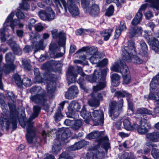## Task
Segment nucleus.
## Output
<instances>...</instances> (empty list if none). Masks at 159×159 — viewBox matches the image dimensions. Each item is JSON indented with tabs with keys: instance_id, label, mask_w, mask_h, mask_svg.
<instances>
[{
	"instance_id": "nucleus-33",
	"label": "nucleus",
	"mask_w": 159,
	"mask_h": 159,
	"mask_svg": "<svg viewBox=\"0 0 159 159\" xmlns=\"http://www.w3.org/2000/svg\"><path fill=\"white\" fill-rule=\"evenodd\" d=\"M143 30L141 27L131 28L129 31V36L130 37H138L142 34Z\"/></svg>"
},
{
	"instance_id": "nucleus-43",
	"label": "nucleus",
	"mask_w": 159,
	"mask_h": 159,
	"mask_svg": "<svg viewBox=\"0 0 159 159\" xmlns=\"http://www.w3.org/2000/svg\"><path fill=\"white\" fill-rule=\"evenodd\" d=\"M91 95L92 98L89 100L88 101L89 105L92 107H98L99 105V102L93 97V94H91Z\"/></svg>"
},
{
	"instance_id": "nucleus-55",
	"label": "nucleus",
	"mask_w": 159,
	"mask_h": 159,
	"mask_svg": "<svg viewBox=\"0 0 159 159\" xmlns=\"http://www.w3.org/2000/svg\"><path fill=\"white\" fill-rule=\"evenodd\" d=\"M145 16L146 19H149L153 16V15L152 12L148 11L145 13Z\"/></svg>"
},
{
	"instance_id": "nucleus-63",
	"label": "nucleus",
	"mask_w": 159,
	"mask_h": 159,
	"mask_svg": "<svg viewBox=\"0 0 159 159\" xmlns=\"http://www.w3.org/2000/svg\"><path fill=\"white\" fill-rule=\"evenodd\" d=\"M123 100L122 99H120L119 102L118 104L117 103V106L118 108H120L121 110L122 107L123 105Z\"/></svg>"
},
{
	"instance_id": "nucleus-14",
	"label": "nucleus",
	"mask_w": 159,
	"mask_h": 159,
	"mask_svg": "<svg viewBox=\"0 0 159 159\" xmlns=\"http://www.w3.org/2000/svg\"><path fill=\"white\" fill-rule=\"evenodd\" d=\"M144 37L148 44L152 45V50L155 52L159 53V41L156 39L152 38L151 32L145 31Z\"/></svg>"
},
{
	"instance_id": "nucleus-15",
	"label": "nucleus",
	"mask_w": 159,
	"mask_h": 159,
	"mask_svg": "<svg viewBox=\"0 0 159 159\" xmlns=\"http://www.w3.org/2000/svg\"><path fill=\"white\" fill-rule=\"evenodd\" d=\"M32 35L30 34V40L32 43L33 44V46H26L23 49L24 52L25 53L29 52L34 48H35L37 50L41 49L43 46V40H41L37 44V43L36 42V37L34 36V33H32Z\"/></svg>"
},
{
	"instance_id": "nucleus-11",
	"label": "nucleus",
	"mask_w": 159,
	"mask_h": 159,
	"mask_svg": "<svg viewBox=\"0 0 159 159\" xmlns=\"http://www.w3.org/2000/svg\"><path fill=\"white\" fill-rule=\"evenodd\" d=\"M102 132L94 131L88 134L86 138L89 139H91L95 138L97 139L98 143V145H101V147L105 149L106 151L110 148V143L108 139L107 136L103 137L102 136Z\"/></svg>"
},
{
	"instance_id": "nucleus-2",
	"label": "nucleus",
	"mask_w": 159,
	"mask_h": 159,
	"mask_svg": "<svg viewBox=\"0 0 159 159\" xmlns=\"http://www.w3.org/2000/svg\"><path fill=\"white\" fill-rule=\"evenodd\" d=\"M107 70L106 69H104L102 71L98 70L97 71L95 70L94 71V73L92 77L91 76L87 75L86 76L85 79L86 80L90 82H95L98 78L100 80L102 81L96 86H94L93 89L94 92H97L103 89L106 86V82L105 81L106 76V75ZM91 94H93V97L97 101L99 102V101L102 100L103 96H104L106 94L105 92H103L101 93H94L93 92Z\"/></svg>"
},
{
	"instance_id": "nucleus-30",
	"label": "nucleus",
	"mask_w": 159,
	"mask_h": 159,
	"mask_svg": "<svg viewBox=\"0 0 159 159\" xmlns=\"http://www.w3.org/2000/svg\"><path fill=\"white\" fill-rule=\"evenodd\" d=\"M8 43L11 47L14 53L18 55H20L22 53V51L19 45L16 43L15 42L12 41L11 39L8 41Z\"/></svg>"
},
{
	"instance_id": "nucleus-10",
	"label": "nucleus",
	"mask_w": 159,
	"mask_h": 159,
	"mask_svg": "<svg viewBox=\"0 0 159 159\" xmlns=\"http://www.w3.org/2000/svg\"><path fill=\"white\" fill-rule=\"evenodd\" d=\"M64 132L62 134H57V139L55 140L54 143L52 148V151L55 154L59 153L61 149V141L67 139L71 135L70 130L68 128L63 129Z\"/></svg>"
},
{
	"instance_id": "nucleus-61",
	"label": "nucleus",
	"mask_w": 159,
	"mask_h": 159,
	"mask_svg": "<svg viewBox=\"0 0 159 159\" xmlns=\"http://www.w3.org/2000/svg\"><path fill=\"white\" fill-rule=\"evenodd\" d=\"M78 73L82 77H84L86 76V75L83 72V70L81 68L79 67H78Z\"/></svg>"
},
{
	"instance_id": "nucleus-46",
	"label": "nucleus",
	"mask_w": 159,
	"mask_h": 159,
	"mask_svg": "<svg viewBox=\"0 0 159 159\" xmlns=\"http://www.w3.org/2000/svg\"><path fill=\"white\" fill-rule=\"evenodd\" d=\"M73 123L74 124L72 125V128L75 130L78 129L82 125V121L80 120H74Z\"/></svg>"
},
{
	"instance_id": "nucleus-56",
	"label": "nucleus",
	"mask_w": 159,
	"mask_h": 159,
	"mask_svg": "<svg viewBox=\"0 0 159 159\" xmlns=\"http://www.w3.org/2000/svg\"><path fill=\"white\" fill-rule=\"evenodd\" d=\"M147 6V4L145 3L141 5L140 8L139 10L137 13H139V14H141L142 16H143L142 14V12L144 11Z\"/></svg>"
},
{
	"instance_id": "nucleus-9",
	"label": "nucleus",
	"mask_w": 159,
	"mask_h": 159,
	"mask_svg": "<svg viewBox=\"0 0 159 159\" xmlns=\"http://www.w3.org/2000/svg\"><path fill=\"white\" fill-rule=\"evenodd\" d=\"M30 92L32 93H37L30 98L31 100L35 103L43 105L47 101V98L45 91L40 87H33L30 89Z\"/></svg>"
},
{
	"instance_id": "nucleus-4",
	"label": "nucleus",
	"mask_w": 159,
	"mask_h": 159,
	"mask_svg": "<svg viewBox=\"0 0 159 159\" xmlns=\"http://www.w3.org/2000/svg\"><path fill=\"white\" fill-rule=\"evenodd\" d=\"M57 7V13H61V9H63L62 4L66 12L68 10L73 16H77L80 14L78 7L75 3V0H53Z\"/></svg>"
},
{
	"instance_id": "nucleus-18",
	"label": "nucleus",
	"mask_w": 159,
	"mask_h": 159,
	"mask_svg": "<svg viewBox=\"0 0 159 159\" xmlns=\"http://www.w3.org/2000/svg\"><path fill=\"white\" fill-rule=\"evenodd\" d=\"M145 114L153 115V114L150 111L144 108L138 109L135 114H133V117L136 119H139L140 121H142L143 120H146L147 116Z\"/></svg>"
},
{
	"instance_id": "nucleus-60",
	"label": "nucleus",
	"mask_w": 159,
	"mask_h": 159,
	"mask_svg": "<svg viewBox=\"0 0 159 159\" xmlns=\"http://www.w3.org/2000/svg\"><path fill=\"white\" fill-rule=\"evenodd\" d=\"M16 16L19 19H23L25 18V16L24 14L20 11H18L16 13Z\"/></svg>"
},
{
	"instance_id": "nucleus-41",
	"label": "nucleus",
	"mask_w": 159,
	"mask_h": 159,
	"mask_svg": "<svg viewBox=\"0 0 159 159\" xmlns=\"http://www.w3.org/2000/svg\"><path fill=\"white\" fill-rule=\"evenodd\" d=\"M113 30L112 29L106 30L101 32V35L104 37V40L105 41L108 40L109 39L110 36Z\"/></svg>"
},
{
	"instance_id": "nucleus-49",
	"label": "nucleus",
	"mask_w": 159,
	"mask_h": 159,
	"mask_svg": "<svg viewBox=\"0 0 159 159\" xmlns=\"http://www.w3.org/2000/svg\"><path fill=\"white\" fill-rule=\"evenodd\" d=\"M36 22V20L35 19L33 18L30 19L28 21V24L27 26V27L30 30H31Z\"/></svg>"
},
{
	"instance_id": "nucleus-57",
	"label": "nucleus",
	"mask_w": 159,
	"mask_h": 159,
	"mask_svg": "<svg viewBox=\"0 0 159 159\" xmlns=\"http://www.w3.org/2000/svg\"><path fill=\"white\" fill-rule=\"evenodd\" d=\"M35 28L37 31H41L43 30V27L40 23H38L35 25Z\"/></svg>"
},
{
	"instance_id": "nucleus-29",
	"label": "nucleus",
	"mask_w": 159,
	"mask_h": 159,
	"mask_svg": "<svg viewBox=\"0 0 159 159\" xmlns=\"http://www.w3.org/2000/svg\"><path fill=\"white\" fill-rule=\"evenodd\" d=\"M126 27L125 21H121L119 27L116 28L114 35V39H117L120 36L121 32L126 30Z\"/></svg>"
},
{
	"instance_id": "nucleus-58",
	"label": "nucleus",
	"mask_w": 159,
	"mask_h": 159,
	"mask_svg": "<svg viewBox=\"0 0 159 159\" xmlns=\"http://www.w3.org/2000/svg\"><path fill=\"white\" fill-rule=\"evenodd\" d=\"M106 2L108 4L114 2L116 4L117 7H119L120 5V3L119 0H106Z\"/></svg>"
},
{
	"instance_id": "nucleus-31",
	"label": "nucleus",
	"mask_w": 159,
	"mask_h": 159,
	"mask_svg": "<svg viewBox=\"0 0 159 159\" xmlns=\"http://www.w3.org/2000/svg\"><path fill=\"white\" fill-rule=\"evenodd\" d=\"M66 103H68V101H63L59 104V107L58 109L55 114L54 117L56 121H59L63 117V116L61 114V109L63 110L64 105Z\"/></svg>"
},
{
	"instance_id": "nucleus-24",
	"label": "nucleus",
	"mask_w": 159,
	"mask_h": 159,
	"mask_svg": "<svg viewBox=\"0 0 159 159\" xmlns=\"http://www.w3.org/2000/svg\"><path fill=\"white\" fill-rule=\"evenodd\" d=\"M78 93L77 87L75 86H72L69 89L65 94V97L69 99L74 98Z\"/></svg>"
},
{
	"instance_id": "nucleus-26",
	"label": "nucleus",
	"mask_w": 159,
	"mask_h": 159,
	"mask_svg": "<svg viewBox=\"0 0 159 159\" xmlns=\"http://www.w3.org/2000/svg\"><path fill=\"white\" fill-rule=\"evenodd\" d=\"M51 64L53 67H55L57 70L62 66V64L61 61L55 60L51 61L43 65L41 68L42 69L46 70L47 69L49 65Z\"/></svg>"
},
{
	"instance_id": "nucleus-5",
	"label": "nucleus",
	"mask_w": 159,
	"mask_h": 159,
	"mask_svg": "<svg viewBox=\"0 0 159 159\" xmlns=\"http://www.w3.org/2000/svg\"><path fill=\"white\" fill-rule=\"evenodd\" d=\"M34 73L35 76L34 82L35 83L44 82L46 84L48 92L50 94L53 93L56 89L55 78L52 75L47 74L44 76L46 77L42 78L40 76L39 69L38 68L34 69Z\"/></svg>"
},
{
	"instance_id": "nucleus-53",
	"label": "nucleus",
	"mask_w": 159,
	"mask_h": 159,
	"mask_svg": "<svg viewBox=\"0 0 159 159\" xmlns=\"http://www.w3.org/2000/svg\"><path fill=\"white\" fill-rule=\"evenodd\" d=\"M143 150V153L145 154H148L150 152L151 147L150 146H147L146 142L145 144Z\"/></svg>"
},
{
	"instance_id": "nucleus-39",
	"label": "nucleus",
	"mask_w": 159,
	"mask_h": 159,
	"mask_svg": "<svg viewBox=\"0 0 159 159\" xmlns=\"http://www.w3.org/2000/svg\"><path fill=\"white\" fill-rule=\"evenodd\" d=\"M17 118L16 117H14L10 119V120L8 121L6 119H4L6 120V123L7 125V128H8L11 126L12 128L13 129H15L17 127L16 121Z\"/></svg>"
},
{
	"instance_id": "nucleus-35",
	"label": "nucleus",
	"mask_w": 159,
	"mask_h": 159,
	"mask_svg": "<svg viewBox=\"0 0 159 159\" xmlns=\"http://www.w3.org/2000/svg\"><path fill=\"white\" fill-rule=\"evenodd\" d=\"M81 50L83 51L86 52L88 55L90 54L93 55L94 54L98 53L97 52V48L94 47H84L82 48Z\"/></svg>"
},
{
	"instance_id": "nucleus-1",
	"label": "nucleus",
	"mask_w": 159,
	"mask_h": 159,
	"mask_svg": "<svg viewBox=\"0 0 159 159\" xmlns=\"http://www.w3.org/2000/svg\"><path fill=\"white\" fill-rule=\"evenodd\" d=\"M127 43L128 46H123L121 48L123 59L127 62H132L136 64H141L143 62V60L135 54L137 53L143 57L148 56V48L145 43L143 41H141V48L139 51L135 50L134 41H129Z\"/></svg>"
},
{
	"instance_id": "nucleus-42",
	"label": "nucleus",
	"mask_w": 159,
	"mask_h": 159,
	"mask_svg": "<svg viewBox=\"0 0 159 159\" xmlns=\"http://www.w3.org/2000/svg\"><path fill=\"white\" fill-rule=\"evenodd\" d=\"M135 129H137L138 132L141 134H144L148 131L146 127L144 125L143 123H141L140 125H138V127H136Z\"/></svg>"
},
{
	"instance_id": "nucleus-37",
	"label": "nucleus",
	"mask_w": 159,
	"mask_h": 159,
	"mask_svg": "<svg viewBox=\"0 0 159 159\" xmlns=\"http://www.w3.org/2000/svg\"><path fill=\"white\" fill-rule=\"evenodd\" d=\"M87 143L84 141L82 140L75 143L74 145L70 146V150L75 151L83 147L85 145L87 144Z\"/></svg>"
},
{
	"instance_id": "nucleus-17",
	"label": "nucleus",
	"mask_w": 159,
	"mask_h": 159,
	"mask_svg": "<svg viewBox=\"0 0 159 159\" xmlns=\"http://www.w3.org/2000/svg\"><path fill=\"white\" fill-rule=\"evenodd\" d=\"M81 105L80 104L75 101H73L70 102L68 107V109L69 111L71 113V116H69L67 113V115L68 117L74 118L75 116L76 118H78L79 116L77 113H75L80 109Z\"/></svg>"
},
{
	"instance_id": "nucleus-25",
	"label": "nucleus",
	"mask_w": 159,
	"mask_h": 159,
	"mask_svg": "<svg viewBox=\"0 0 159 159\" xmlns=\"http://www.w3.org/2000/svg\"><path fill=\"white\" fill-rule=\"evenodd\" d=\"M131 120L130 118L128 117L125 119L123 121L124 128L127 130H134L138 127V125L135 123H134L132 124L131 122Z\"/></svg>"
},
{
	"instance_id": "nucleus-48",
	"label": "nucleus",
	"mask_w": 159,
	"mask_h": 159,
	"mask_svg": "<svg viewBox=\"0 0 159 159\" xmlns=\"http://www.w3.org/2000/svg\"><path fill=\"white\" fill-rule=\"evenodd\" d=\"M114 12V7L112 5L110 6L107 10L105 15L108 16H110L113 15Z\"/></svg>"
},
{
	"instance_id": "nucleus-52",
	"label": "nucleus",
	"mask_w": 159,
	"mask_h": 159,
	"mask_svg": "<svg viewBox=\"0 0 159 159\" xmlns=\"http://www.w3.org/2000/svg\"><path fill=\"white\" fill-rule=\"evenodd\" d=\"M108 62V60L107 59H104L100 62H98L97 66H103L107 65Z\"/></svg>"
},
{
	"instance_id": "nucleus-64",
	"label": "nucleus",
	"mask_w": 159,
	"mask_h": 159,
	"mask_svg": "<svg viewBox=\"0 0 159 159\" xmlns=\"http://www.w3.org/2000/svg\"><path fill=\"white\" fill-rule=\"evenodd\" d=\"M17 35L20 37H22L23 34V31L21 30H18L16 31Z\"/></svg>"
},
{
	"instance_id": "nucleus-27",
	"label": "nucleus",
	"mask_w": 159,
	"mask_h": 159,
	"mask_svg": "<svg viewBox=\"0 0 159 159\" xmlns=\"http://www.w3.org/2000/svg\"><path fill=\"white\" fill-rule=\"evenodd\" d=\"M148 98L154 101V104L156 107L154 109L153 112H152L153 114V115H154L155 113L159 114V97L156 96L155 94L152 93H150Z\"/></svg>"
},
{
	"instance_id": "nucleus-12",
	"label": "nucleus",
	"mask_w": 159,
	"mask_h": 159,
	"mask_svg": "<svg viewBox=\"0 0 159 159\" xmlns=\"http://www.w3.org/2000/svg\"><path fill=\"white\" fill-rule=\"evenodd\" d=\"M89 0H81V4L85 12L89 13L91 15L95 16L99 12V8L98 6L93 4L88 7Z\"/></svg>"
},
{
	"instance_id": "nucleus-47",
	"label": "nucleus",
	"mask_w": 159,
	"mask_h": 159,
	"mask_svg": "<svg viewBox=\"0 0 159 159\" xmlns=\"http://www.w3.org/2000/svg\"><path fill=\"white\" fill-rule=\"evenodd\" d=\"M151 155L154 159H159V150L158 149L153 148L151 151Z\"/></svg>"
},
{
	"instance_id": "nucleus-3",
	"label": "nucleus",
	"mask_w": 159,
	"mask_h": 159,
	"mask_svg": "<svg viewBox=\"0 0 159 159\" xmlns=\"http://www.w3.org/2000/svg\"><path fill=\"white\" fill-rule=\"evenodd\" d=\"M90 112H92V114L86 111L85 106L83 107L80 114L81 116L84 119L85 122L88 124L92 120L95 125H102L103 124L104 114L103 111L96 110Z\"/></svg>"
},
{
	"instance_id": "nucleus-7",
	"label": "nucleus",
	"mask_w": 159,
	"mask_h": 159,
	"mask_svg": "<svg viewBox=\"0 0 159 159\" xmlns=\"http://www.w3.org/2000/svg\"><path fill=\"white\" fill-rule=\"evenodd\" d=\"M111 69L112 71L120 72L122 74L124 84H128L130 82V75L125 62H122L120 60H117L112 65Z\"/></svg>"
},
{
	"instance_id": "nucleus-38",
	"label": "nucleus",
	"mask_w": 159,
	"mask_h": 159,
	"mask_svg": "<svg viewBox=\"0 0 159 159\" xmlns=\"http://www.w3.org/2000/svg\"><path fill=\"white\" fill-rule=\"evenodd\" d=\"M111 77V84L114 86H118L120 83V76L118 74L114 73L112 74Z\"/></svg>"
},
{
	"instance_id": "nucleus-21",
	"label": "nucleus",
	"mask_w": 159,
	"mask_h": 159,
	"mask_svg": "<svg viewBox=\"0 0 159 159\" xmlns=\"http://www.w3.org/2000/svg\"><path fill=\"white\" fill-rule=\"evenodd\" d=\"M13 77L15 80L16 84L20 87L22 84L26 87H28L31 86L32 84L30 79L28 78H24L22 81L20 76L17 74L14 75Z\"/></svg>"
},
{
	"instance_id": "nucleus-23",
	"label": "nucleus",
	"mask_w": 159,
	"mask_h": 159,
	"mask_svg": "<svg viewBox=\"0 0 159 159\" xmlns=\"http://www.w3.org/2000/svg\"><path fill=\"white\" fill-rule=\"evenodd\" d=\"M68 83L70 84L76 81L77 74L74 71V68L73 66H69L68 68L66 74Z\"/></svg>"
},
{
	"instance_id": "nucleus-40",
	"label": "nucleus",
	"mask_w": 159,
	"mask_h": 159,
	"mask_svg": "<svg viewBox=\"0 0 159 159\" xmlns=\"http://www.w3.org/2000/svg\"><path fill=\"white\" fill-rule=\"evenodd\" d=\"M145 1L149 3L151 7L157 10H159V0H145Z\"/></svg>"
},
{
	"instance_id": "nucleus-45",
	"label": "nucleus",
	"mask_w": 159,
	"mask_h": 159,
	"mask_svg": "<svg viewBox=\"0 0 159 159\" xmlns=\"http://www.w3.org/2000/svg\"><path fill=\"white\" fill-rule=\"evenodd\" d=\"M100 57L98 53L92 55L90 58L89 59L91 63L93 64H97V65L98 63L97 62L98 60V59Z\"/></svg>"
},
{
	"instance_id": "nucleus-50",
	"label": "nucleus",
	"mask_w": 159,
	"mask_h": 159,
	"mask_svg": "<svg viewBox=\"0 0 159 159\" xmlns=\"http://www.w3.org/2000/svg\"><path fill=\"white\" fill-rule=\"evenodd\" d=\"M22 65L25 70H30L31 69V66L28 62L25 60L22 61Z\"/></svg>"
},
{
	"instance_id": "nucleus-22",
	"label": "nucleus",
	"mask_w": 159,
	"mask_h": 159,
	"mask_svg": "<svg viewBox=\"0 0 159 159\" xmlns=\"http://www.w3.org/2000/svg\"><path fill=\"white\" fill-rule=\"evenodd\" d=\"M115 96L117 97H126L128 101V109L133 112L132 103L129 101V98L131 97V95L129 93L125 91H119L116 92L115 93Z\"/></svg>"
},
{
	"instance_id": "nucleus-44",
	"label": "nucleus",
	"mask_w": 159,
	"mask_h": 159,
	"mask_svg": "<svg viewBox=\"0 0 159 159\" xmlns=\"http://www.w3.org/2000/svg\"><path fill=\"white\" fill-rule=\"evenodd\" d=\"M143 16L139 13H137L135 17L132 22V24L134 25H136L139 24L142 20Z\"/></svg>"
},
{
	"instance_id": "nucleus-28",
	"label": "nucleus",
	"mask_w": 159,
	"mask_h": 159,
	"mask_svg": "<svg viewBox=\"0 0 159 159\" xmlns=\"http://www.w3.org/2000/svg\"><path fill=\"white\" fill-rule=\"evenodd\" d=\"M92 153L93 154L92 157H91V154L89 153H87L86 159H102L104 157V153L103 152H99V150H93Z\"/></svg>"
},
{
	"instance_id": "nucleus-36",
	"label": "nucleus",
	"mask_w": 159,
	"mask_h": 159,
	"mask_svg": "<svg viewBox=\"0 0 159 159\" xmlns=\"http://www.w3.org/2000/svg\"><path fill=\"white\" fill-rule=\"evenodd\" d=\"M159 73L156 76L154 77L152 79L150 84V87L151 89H157V87L159 86Z\"/></svg>"
},
{
	"instance_id": "nucleus-6",
	"label": "nucleus",
	"mask_w": 159,
	"mask_h": 159,
	"mask_svg": "<svg viewBox=\"0 0 159 159\" xmlns=\"http://www.w3.org/2000/svg\"><path fill=\"white\" fill-rule=\"evenodd\" d=\"M14 15V13L11 12L6 19L3 24V28L0 29V39L2 42H5L6 40L7 33L9 32L10 25L13 32L14 31L15 26L18 25L20 28L22 27L23 26V24L19 23L17 20H13Z\"/></svg>"
},
{
	"instance_id": "nucleus-62",
	"label": "nucleus",
	"mask_w": 159,
	"mask_h": 159,
	"mask_svg": "<svg viewBox=\"0 0 159 159\" xmlns=\"http://www.w3.org/2000/svg\"><path fill=\"white\" fill-rule=\"evenodd\" d=\"M146 145L147 146H150L151 147L154 148V147H157V145L156 144L153 143L151 142L147 141L146 142Z\"/></svg>"
},
{
	"instance_id": "nucleus-34",
	"label": "nucleus",
	"mask_w": 159,
	"mask_h": 159,
	"mask_svg": "<svg viewBox=\"0 0 159 159\" xmlns=\"http://www.w3.org/2000/svg\"><path fill=\"white\" fill-rule=\"evenodd\" d=\"M146 138L152 142H159V132L155 131L147 134L146 135Z\"/></svg>"
},
{
	"instance_id": "nucleus-32",
	"label": "nucleus",
	"mask_w": 159,
	"mask_h": 159,
	"mask_svg": "<svg viewBox=\"0 0 159 159\" xmlns=\"http://www.w3.org/2000/svg\"><path fill=\"white\" fill-rule=\"evenodd\" d=\"M49 48L50 53L51 54H52L54 55L56 54L57 57H62L63 55V53L61 52L57 53V52L59 50V48H58L57 45L56 43H51Z\"/></svg>"
},
{
	"instance_id": "nucleus-13",
	"label": "nucleus",
	"mask_w": 159,
	"mask_h": 159,
	"mask_svg": "<svg viewBox=\"0 0 159 159\" xmlns=\"http://www.w3.org/2000/svg\"><path fill=\"white\" fill-rule=\"evenodd\" d=\"M5 59L6 64L4 66L3 71L7 74L13 71L16 68L13 64L14 56L11 53H8L6 55Z\"/></svg>"
},
{
	"instance_id": "nucleus-16",
	"label": "nucleus",
	"mask_w": 159,
	"mask_h": 159,
	"mask_svg": "<svg viewBox=\"0 0 159 159\" xmlns=\"http://www.w3.org/2000/svg\"><path fill=\"white\" fill-rule=\"evenodd\" d=\"M40 18L43 20L51 21L55 17V13L52 9L48 8L46 11L42 10L39 13Z\"/></svg>"
},
{
	"instance_id": "nucleus-59",
	"label": "nucleus",
	"mask_w": 159,
	"mask_h": 159,
	"mask_svg": "<svg viewBox=\"0 0 159 159\" xmlns=\"http://www.w3.org/2000/svg\"><path fill=\"white\" fill-rule=\"evenodd\" d=\"M73 120H70V119H67L65 120L64 121L65 124L67 126H72V124L73 123Z\"/></svg>"
},
{
	"instance_id": "nucleus-19",
	"label": "nucleus",
	"mask_w": 159,
	"mask_h": 159,
	"mask_svg": "<svg viewBox=\"0 0 159 159\" xmlns=\"http://www.w3.org/2000/svg\"><path fill=\"white\" fill-rule=\"evenodd\" d=\"M121 109L118 108L117 106V102L113 101L110 105L109 109V113L111 118L114 120L119 116Z\"/></svg>"
},
{
	"instance_id": "nucleus-8",
	"label": "nucleus",
	"mask_w": 159,
	"mask_h": 159,
	"mask_svg": "<svg viewBox=\"0 0 159 159\" xmlns=\"http://www.w3.org/2000/svg\"><path fill=\"white\" fill-rule=\"evenodd\" d=\"M41 110V107L38 106H34L33 107V113L30 117L28 122L25 125H22L20 122V124L23 127H24L26 125L27 134L26 135L27 140L29 143H31L34 139L35 135L34 130L33 128L32 123L30 121L37 117Z\"/></svg>"
},
{
	"instance_id": "nucleus-51",
	"label": "nucleus",
	"mask_w": 159,
	"mask_h": 159,
	"mask_svg": "<svg viewBox=\"0 0 159 159\" xmlns=\"http://www.w3.org/2000/svg\"><path fill=\"white\" fill-rule=\"evenodd\" d=\"M77 82L80 84V88L84 90V91H86L84 80L83 78H80L78 80Z\"/></svg>"
},
{
	"instance_id": "nucleus-54",
	"label": "nucleus",
	"mask_w": 159,
	"mask_h": 159,
	"mask_svg": "<svg viewBox=\"0 0 159 159\" xmlns=\"http://www.w3.org/2000/svg\"><path fill=\"white\" fill-rule=\"evenodd\" d=\"M87 31L86 30H83L82 29H80L77 30L75 31L76 35H81Z\"/></svg>"
},
{
	"instance_id": "nucleus-20",
	"label": "nucleus",
	"mask_w": 159,
	"mask_h": 159,
	"mask_svg": "<svg viewBox=\"0 0 159 159\" xmlns=\"http://www.w3.org/2000/svg\"><path fill=\"white\" fill-rule=\"evenodd\" d=\"M53 39H58V43L60 46L64 45L66 39V35L65 33L61 31L58 32L57 29H54L51 31Z\"/></svg>"
}]
</instances>
